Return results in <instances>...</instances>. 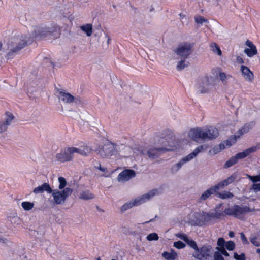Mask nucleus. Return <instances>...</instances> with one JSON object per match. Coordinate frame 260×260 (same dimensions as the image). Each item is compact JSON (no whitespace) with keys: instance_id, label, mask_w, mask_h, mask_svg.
Returning a JSON list of instances; mask_svg holds the SVG:
<instances>
[{"instance_id":"obj_32","label":"nucleus","mask_w":260,"mask_h":260,"mask_svg":"<svg viewBox=\"0 0 260 260\" xmlns=\"http://www.w3.org/2000/svg\"><path fill=\"white\" fill-rule=\"evenodd\" d=\"M237 135V132H236L234 136H232L229 139L226 140L225 141L226 145L230 147L235 143L237 141V139L238 138Z\"/></svg>"},{"instance_id":"obj_43","label":"nucleus","mask_w":260,"mask_h":260,"mask_svg":"<svg viewBox=\"0 0 260 260\" xmlns=\"http://www.w3.org/2000/svg\"><path fill=\"white\" fill-rule=\"evenodd\" d=\"M233 257L236 260H246V256L244 253L239 255L237 252H234Z\"/></svg>"},{"instance_id":"obj_56","label":"nucleus","mask_w":260,"mask_h":260,"mask_svg":"<svg viewBox=\"0 0 260 260\" xmlns=\"http://www.w3.org/2000/svg\"><path fill=\"white\" fill-rule=\"evenodd\" d=\"M236 61L238 63L242 64L244 63V60L243 58L240 56H237L236 58Z\"/></svg>"},{"instance_id":"obj_24","label":"nucleus","mask_w":260,"mask_h":260,"mask_svg":"<svg viewBox=\"0 0 260 260\" xmlns=\"http://www.w3.org/2000/svg\"><path fill=\"white\" fill-rule=\"evenodd\" d=\"M162 256L167 260H175L177 257V254L174 250L171 249L170 252H164Z\"/></svg>"},{"instance_id":"obj_52","label":"nucleus","mask_w":260,"mask_h":260,"mask_svg":"<svg viewBox=\"0 0 260 260\" xmlns=\"http://www.w3.org/2000/svg\"><path fill=\"white\" fill-rule=\"evenodd\" d=\"M250 149H252L251 153H254L256 152L258 149H260V142L257 143L255 146H253L249 148Z\"/></svg>"},{"instance_id":"obj_8","label":"nucleus","mask_w":260,"mask_h":260,"mask_svg":"<svg viewBox=\"0 0 260 260\" xmlns=\"http://www.w3.org/2000/svg\"><path fill=\"white\" fill-rule=\"evenodd\" d=\"M214 79L211 76H205L199 78L196 84L197 92L200 94L208 93L211 86L214 85Z\"/></svg>"},{"instance_id":"obj_59","label":"nucleus","mask_w":260,"mask_h":260,"mask_svg":"<svg viewBox=\"0 0 260 260\" xmlns=\"http://www.w3.org/2000/svg\"><path fill=\"white\" fill-rule=\"evenodd\" d=\"M99 169L102 172H105L106 170V169L104 168H102L101 165H100V166L99 167Z\"/></svg>"},{"instance_id":"obj_28","label":"nucleus","mask_w":260,"mask_h":260,"mask_svg":"<svg viewBox=\"0 0 260 260\" xmlns=\"http://www.w3.org/2000/svg\"><path fill=\"white\" fill-rule=\"evenodd\" d=\"M244 52L248 57H251L257 53V50L256 47H253L251 48H245Z\"/></svg>"},{"instance_id":"obj_34","label":"nucleus","mask_w":260,"mask_h":260,"mask_svg":"<svg viewBox=\"0 0 260 260\" xmlns=\"http://www.w3.org/2000/svg\"><path fill=\"white\" fill-rule=\"evenodd\" d=\"M13 119L14 116L13 114L10 112H7L6 113V118L3 123L8 126L11 124Z\"/></svg>"},{"instance_id":"obj_13","label":"nucleus","mask_w":260,"mask_h":260,"mask_svg":"<svg viewBox=\"0 0 260 260\" xmlns=\"http://www.w3.org/2000/svg\"><path fill=\"white\" fill-rule=\"evenodd\" d=\"M136 175L135 171L133 170L126 169L122 171L117 176L118 182L127 181L134 178Z\"/></svg>"},{"instance_id":"obj_26","label":"nucleus","mask_w":260,"mask_h":260,"mask_svg":"<svg viewBox=\"0 0 260 260\" xmlns=\"http://www.w3.org/2000/svg\"><path fill=\"white\" fill-rule=\"evenodd\" d=\"M80 28L87 36H90L92 34V25L91 24L82 25Z\"/></svg>"},{"instance_id":"obj_36","label":"nucleus","mask_w":260,"mask_h":260,"mask_svg":"<svg viewBox=\"0 0 260 260\" xmlns=\"http://www.w3.org/2000/svg\"><path fill=\"white\" fill-rule=\"evenodd\" d=\"M22 207L26 211H29L32 209L34 204L29 202H23L21 203Z\"/></svg>"},{"instance_id":"obj_37","label":"nucleus","mask_w":260,"mask_h":260,"mask_svg":"<svg viewBox=\"0 0 260 260\" xmlns=\"http://www.w3.org/2000/svg\"><path fill=\"white\" fill-rule=\"evenodd\" d=\"M58 182H59V185H58V189L59 190H63L64 188H65V186L67 185V181L66 179L63 177H58Z\"/></svg>"},{"instance_id":"obj_1","label":"nucleus","mask_w":260,"mask_h":260,"mask_svg":"<svg viewBox=\"0 0 260 260\" xmlns=\"http://www.w3.org/2000/svg\"><path fill=\"white\" fill-rule=\"evenodd\" d=\"M218 135V129L213 126L192 128L188 133L189 137L194 141H198L199 139L204 141L212 140L216 139Z\"/></svg>"},{"instance_id":"obj_31","label":"nucleus","mask_w":260,"mask_h":260,"mask_svg":"<svg viewBox=\"0 0 260 260\" xmlns=\"http://www.w3.org/2000/svg\"><path fill=\"white\" fill-rule=\"evenodd\" d=\"M237 160L235 156H232L228 160H227L223 166L224 169L229 168L237 163Z\"/></svg>"},{"instance_id":"obj_23","label":"nucleus","mask_w":260,"mask_h":260,"mask_svg":"<svg viewBox=\"0 0 260 260\" xmlns=\"http://www.w3.org/2000/svg\"><path fill=\"white\" fill-rule=\"evenodd\" d=\"M223 204L222 203L216 205L214 209V213H215L217 216V219H220L224 216V213L223 209L221 208Z\"/></svg>"},{"instance_id":"obj_2","label":"nucleus","mask_w":260,"mask_h":260,"mask_svg":"<svg viewBox=\"0 0 260 260\" xmlns=\"http://www.w3.org/2000/svg\"><path fill=\"white\" fill-rule=\"evenodd\" d=\"M158 144L160 146H150L146 149L142 150L140 152L144 156H147L150 159H155L159 157L163 153L173 150L172 145L166 141L164 138H161L159 140Z\"/></svg>"},{"instance_id":"obj_21","label":"nucleus","mask_w":260,"mask_h":260,"mask_svg":"<svg viewBox=\"0 0 260 260\" xmlns=\"http://www.w3.org/2000/svg\"><path fill=\"white\" fill-rule=\"evenodd\" d=\"M241 71L243 77L247 80L251 81L253 79V74L247 67L242 65Z\"/></svg>"},{"instance_id":"obj_61","label":"nucleus","mask_w":260,"mask_h":260,"mask_svg":"<svg viewBox=\"0 0 260 260\" xmlns=\"http://www.w3.org/2000/svg\"><path fill=\"white\" fill-rule=\"evenodd\" d=\"M256 252L258 254H260V248H258L256 249Z\"/></svg>"},{"instance_id":"obj_30","label":"nucleus","mask_w":260,"mask_h":260,"mask_svg":"<svg viewBox=\"0 0 260 260\" xmlns=\"http://www.w3.org/2000/svg\"><path fill=\"white\" fill-rule=\"evenodd\" d=\"M79 198L85 200H88L93 199L94 198V195L89 191L86 190L82 192Z\"/></svg>"},{"instance_id":"obj_14","label":"nucleus","mask_w":260,"mask_h":260,"mask_svg":"<svg viewBox=\"0 0 260 260\" xmlns=\"http://www.w3.org/2000/svg\"><path fill=\"white\" fill-rule=\"evenodd\" d=\"M69 148L73 157L75 153H78L82 156H87L91 151V148L87 146H81L79 148L74 147Z\"/></svg>"},{"instance_id":"obj_9","label":"nucleus","mask_w":260,"mask_h":260,"mask_svg":"<svg viewBox=\"0 0 260 260\" xmlns=\"http://www.w3.org/2000/svg\"><path fill=\"white\" fill-rule=\"evenodd\" d=\"M193 46V43L184 42L178 45L174 50V52L183 59H186L191 53Z\"/></svg>"},{"instance_id":"obj_25","label":"nucleus","mask_w":260,"mask_h":260,"mask_svg":"<svg viewBox=\"0 0 260 260\" xmlns=\"http://www.w3.org/2000/svg\"><path fill=\"white\" fill-rule=\"evenodd\" d=\"M252 149H249V148L244 150L243 152L238 153L235 156L236 158L237 161L239 159H242L249 156L251 153Z\"/></svg>"},{"instance_id":"obj_20","label":"nucleus","mask_w":260,"mask_h":260,"mask_svg":"<svg viewBox=\"0 0 260 260\" xmlns=\"http://www.w3.org/2000/svg\"><path fill=\"white\" fill-rule=\"evenodd\" d=\"M45 191L49 194L52 192V188L48 183H44L42 185L35 187L33 190V192L35 194L42 193Z\"/></svg>"},{"instance_id":"obj_55","label":"nucleus","mask_w":260,"mask_h":260,"mask_svg":"<svg viewBox=\"0 0 260 260\" xmlns=\"http://www.w3.org/2000/svg\"><path fill=\"white\" fill-rule=\"evenodd\" d=\"M246 45L249 48H251L253 47H256L255 45L250 40H247L246 42Z\"/></svg>"},{"instance_id":"obj_11","label":"nucleus","mask_w":260,"mask_h":260,"mask_svg":"<svg viewBox=\"0 0 260 260\" xmlns=\"http://www.w3.org/2000/svg\"><path fill=\"white\" fill-rule=\"evenodd\" d=\"M54 29L52 28L49 27H42L40 26H37L34 29V33L32 34V37H28L27 36H25L24 37H26V38L27 40H31V43L33 41L34 38H39V39H43L51 35L52 33L54 31Z\"/></svg>"},{"instance_id":"obj_12","label":"nucleus","mask_w":260,"mask_h":260,"mask_svg":"<svg viewBox=\"0 0 260 260\" xmlns=\"http://www.w3.org/2000/svg\"><path fill=\"white\" fill-rule=\"evenodd\" d=\"M56 158L58 161L61 162H64L72 160L73 157L70 148H66L63 150H62L60 153H57L56 155Z\"/></svg>"},{"instance_id":"obj_48","label":"nucleus","mask_w":260,"mask_h":260,"mask_svg":"<svg viewBox=\"0 0 260 260\" xmlns=\"http://www.w3.org/2000/svg\"><path fill=\"white\" fill-rule=\"evenodd\" d=\"M214 260H224L222 255H221V253L218 251L215 252L214 254Z\"/></svg>"},{"instance_id":"obj_19","label":"nucleus","mask_w":260,"mask_h":260,"mask_svg":"<svg viewBox=\"0 0 260 260\" xmlns=\"http://www.w3.org/2000/svg\"><path fill=\"white\" fill-rule=\"evenodd\" d=\"M218 191V187L216 185L211 186L208 189L206 190L201 194L199 199V202H202V201L206 200L209 197Z\"/></svg>"},{"instance_id":"obj_38","label":"nucleus","mask_w":260,"mask_h":260,"mask_svg":"<svg viewBox=\"0 0 260 260\" xmlns=\"http://www.w3.org/2000/svg\"><path fill=\"white\" fill-rule=\"evenodd\" d=\"M186 243L195 250V253L198 250L199 248L198 247L197 243L194 240L188 239Z\"/></svg>"},{"instance_id":"obj_42","label":"nucleus","mask_w":260,"mask_h":260,"mask_svg":"<svg viewBox=\"0 0 260 260\" xmlns=\"http://www.w3.org/2000/svg\"><path fill=\"white\" fill-rule=\"evenodd\" d=\"M159 238L158 235L155 233H152L147 235L146 239L148 241L157 240Z\"/></svg>"},{"instance_id":"obj_7","label":"nucleus","mask_w":260,"mask_h":260,"mask_svg":"<svg viewBox=\"0 0 260 260\" xmlns=\"http://www.w3.org/2000/svg\"><path fill=\"white\" fill-rule=\"evenodd\" d=\"M52 191L51 193L53 198V203L56 205L64 204L73 191L72 189L69 187H66L63 190L52 189Z\"/></svg>"},{"instance_id":"obj_5","label":"nucleus","mask_w":260,"mask_h":260,"mask_svg":"<svg viewBox=\"0 0 260 260\" xmlns=\"http://www.w3.org/2000/svg\"><path fill=\"white\" fill-rule=\"evenodd\" d=\"M207 147L206 145H201L196 147L193 152L183 157L179 162L172 166L170 169L171 173L173 174L176 173L184 164L193 159L199 153L206 150Z\"/></svg>"},{"instance_id":"obj_51","label":"nucleus","mask_w":260,"mask_h":260,"mask_svg":"<svg viewBox=\"0 0 260 260\" xmlns=\"http://www.w3.org/2000/svg\"><path fill=\"white\" fill-rule=\"evenodd\" d=\"M177 236L181 239L183 240L185 242H186L188 239L187 236L185 234L178 233L177 234Z\"/></svg>"},{"instance_id":"obj_62","label":"nucleus","mask_w":260,"mask_h":260,"mask_svg":"<svg viewBox=\"0 0 260 260\" xmlns=\"http://www.w3.org/2000/svg\"><path fill=\"white\" fill-rule=\"evenodd\" d=\"M153 221H154V219H152L150 220H149V221L145 222V223H148V222H152Z\"/></svg>"},{"instance_id":"obj_33","label":"nucleus","mask_w":260,"mask_h":260,"mask_svg":"<svg viewBox=\"0 0 260 260\" xmlns=\"http://www.w3.org/2000/svg\"><path fill=\"white\" fill-rule=\"evenodd\" d=\"M219 77L220 80L222 81L223 84H226L227 83V80L232 77V76L230 75H226L224 72H219Z\"/></svg>"},{"instance_id":"obj_6","label":"nucleus","mask_w":260,"mask_h":260,"mask_svg":"<svg viewBox=\"0 0 260 260\" xmlns=\"http://www.w3.org/2000/svg\"><path fill=\"white\" fill-rule=\"evenodd\" d=\"M118 147L117 144L109 142L103 146H99L95 151L103 158L109 157L117 153Z\"/></svg>"},{"instance_id":"obj_53","label":"nucleus","mask_w":260,"mask_h":260,"mask_svg":"<svg viewBox=\"0 0 260 260\" xmlns=\"http://www.w3.org/2000/svg\"><path fill=\"white\" fill-rule=\"evenodd\" d=\"M240 234H241V240H242L243 243L244 244H248L249 243L246 237L244 235V234L243 233H241Z\"/></svg>"},{"instance_id":"obj_44","label":"nucleus","mask_w":260,"mask_h":260,"mask_svg":"<svg viewBox=\"0 0 260 260\" xmlns=\"http://www.w3.org/2000/svg\"><path fill=\"white\" fill-rule=\"evenodd\" d=\"M195 22L199 24H202L204 22H208L207 19H206L203 17L199 16L194 18Z\"/></svg>"},{"instance_id":"obj_47","label":"nucleus","mask_w":260,"mask_h":260,"mask_svg":"<svg viewBox=\"0 0 260 260\" xmlns=\"http://www.w3.org/2000/svg\"><path fill=\"white\" fill-rule=\"evenodd\" d=\"M251 189L253 190L255 192L260 191V183H254L252 185Z\"/></svg>"},{"instance_id":"obj_49","label":"nucleus","mask_w":260,"mask_h":260,"mask_svg":"<svg viewBox=\"0 0 260 260\" xmlns=\"http://www.w3.org/2000/svg\"><path fill=\"white\" fill-rule=\"evenodd\" d=\"M250 241L255 246L258 247L260 246V241L258 240L256 237L251 238Z\"/></svg>"},{"instance_id":"obj_40","label":"nucleus","mask_w":260,"mask_h":260,"mask_svg":"<svg viewBox=\"0 0 260 260\" xmlns=\"http://www.w3.org/2000/svg\"><path fill=\"white\" fill-rule=\"evenodd\" d=\"M229 251H232L235 249V244L234 242L232 241H229L227 242H225V244L224 247Z\"/></svg>"},{"instance_id":"obj_45","label":"nucleus","mask_w":260,"mask_h":260,"mask_svg":"<svg viewBox=\"0 0 260 260\" xmlns=\"http://www.w3.org/2000/svg\"><path fill=\"white\" fill-rule=\"evenodd\" d=\"M173 246L177 249H181L185 247V244L181 241L174 242Z\"/></svg>"},{"instance_id":"obj_17","label":"nucleus","mask_w":260,"mask_h":260,"mask_svg":"<svg viewBox=\"0 0 260 260\" xmlns=\"http://www.w3.org/2000/svg\"><path fill=\"white\" fill-rule=\"evenodd\" d=\"M59 98L64 103H71L74 100H75L76 102L77 101H81L80 98L78 97L75 98L70 93H66L63 91H60L59 92Z\"/></svg>"},{"instance_id":"obj_35","label":"nucleus","mask_w":260,"mask_h":260,"mask_svg":"<svg viewBox=\"0 0 260 260\" xmlns=\"http://www.w3.org/2000/svg\"><path fill=\"white\" fill-rule=\"evenodd\" d=\"M210 48L211 50L214 53H216L218 55H221L222 54L220 48L218 47V45L213 43L210 45Z\"/></svg>"},{"instance_id":"obj_41","label":"nucleus","mask_w":260,"mask_h":260,"mask_svg":"<svg viewBox=\"0 0 260 260\" xmlns=\"http://www.w3.org/2000/svg\"><path fill=\"white\" fill-rule=\"evenodd\" d=\"M224 216L225 215L229 216H233L235 217V211L234 210V206L232 208H227L223 211Z\"/></svg>"},{"instance_id":"obj_63","label":"nucleus","mask_w":260,"mask_h":260,"mask_svg":"<svg viewBox=\"0 0 260 260\" xmlns=\"http://www.w3.org/2000/svg\"><path fill=\"white\" fill-rule=\"evenodd\" d=\"M2 43L1 42H0V51L1 50L2 48Z\"/></svg>"},{"instance_id":"obj_3","label":"nucleus","mask_w":260,"mask_h":260,"mask_svg":"<svg viewBox=\"0 0 260 260\" xmlns=\"http://www.w3.org/2000/svg\"><path fill=\"white\" fill-rule=\"evenodd\" d=\"M26 37H17L12 38L8 42V48L10 51L7 54V58L8 59H12L13 58L15 54L23 49L26 46L31 44V40L26 39Z\"/></svg>"},{"instance_id":"obj_4","label":"nucleus","mask_w":260,"mask_h":260,"mask_svg":"<svg viewBox=\"0 0 260 260\" xmlns=\"http://www.w3.org/2000/svg\"><path fill=\"white\" fill-rule=\"evenodd\" d=\"M160 193L158 189H154L148 193L144 194L141 196L138 197L133 200H132L128 202H126L123 206H122L121 210V211L124 212L127 210L132 208L134 206H137L140 205L147 201L150 200L155 195H158Z\"/></svg>"},{"instance_id":"obj_10","label":"nucleus","mask_w":260,"mask_h":260,"mask_svg":"<svg viewBox=\"0 0 260 260\" xmlns=\"http://www.w3.org/2000/svg\"><path fill=\"white\" fill-rule=\"evenodd\" d=\"M213 249L210 245H203L199 248L194 257L200 260H213Z\"/></svg>"},{"instance_id":"obj_22","label":"nucleus","mask_w":260,"mask_h":260,"mask_svg":"<svg viewBox=\"0 0 260 260\" xmlns=\"http://www.w3.org/2000/svg\"><path fill=\"white\" fill-rule=\"evenodd\" d=\"M255 122L251 121L248 123L245 124L241 129H239L237 132L238 138H240L241 136L247 133L250 129H252L254 126Z\"/></svg>"},{"instance_id":"obj_60","label":"nucleus","mask_w":260,"mask_h":260,"mask_svg":"<svg viewBox=\"0 0 260 260\" xmlns=\"http://www.w3.org/2000/svg\"><path fill=\"white\" fill-rule=\"evenodd\" d=\"M219 146H220V149H224L225 148L224 144H223V143L220 144L219 145Z\"/></svg>"},{"instance_id":"obj_57","label":"nucleus","mask_w":260,"mask_h":260,"mask_svg":"<svg viewBox=\"0 0 260 260\" xmlns=\"http://www.w3.org/2000/svg\"><path fill=\"white\" fill-rule=\"evenodd\" d=\"M8 240L6 238H3L2 237H0V242L4 243V244H7Z\"/></svg>"},{"instance_id":"obj_18","label":"nucleus","mask_w":260,"mask_h":260,"mask_svg":"<svg viewBox=\"0 0 260 260\" xmlns=\"http://www.w3.org/2000/svg\"><path fill=\"white\" fill-rule=\"evenodd\" d=\"M237 173L235 172L226 179L219 182L215 185L218 187V189L219 190L220 189L223 188L224 187L227 186L229 184L232 183L237 177Z\"/></svg>"},{"instance_id":"obj_15","label":"nucleus","mask_w":260,"mask_h":260,"mask_svg":"<svg viewBox=\"0 0 260 260\" xmlns=\"http://www.w3.org/2000/svg\"><path fill=\"white\" fill-rule=\"evenodd\" d=\"M203 220L198 221L196 224L197 225L201 226L206 224L209 222L213 221L215 219H217V216L214 212H203Z\"/></svg>"},{"instance_id":"obj_29","label":"nucleus","mask_w":260,"mask_h":260,"mask_svg":"<svg viewBox=\"0 0 260 260\" xmlns=\"http://www.w3.org/2000/svg\"><path fill=\"white\" fill-rule=\"evenodd\" d=\"M217 197L222 199H231L234 197V194L230 192L227 191H224L222 192H217Z\"/></svg>"},{"instance_id":"obj_64","label":"nucleus","mask_w":260,"mask_h":260,"mask_svg":"<svg viewBox=\"0 0 260 260\" xmlns=\"http://www.w3.org/2000/svg\"><path fill=\"white\" fill-rule=\"evenodd\" d=\"M109 42H110V38L109 37H108L107 43L109 44Z\"/></svg>"},{"instance_id":"obj_39","label":"nucleus","mask_w":260,"mask_h":260,"mask_svg":"<svg viewBox=\"0 0 260 260\" xmlns=\"http://www.w3.org/2000/svg\"><path fill=\"white\" fill-rule=\"evenodd\" d=\"M247 177L250 179L252 182L256 183L260 182V174L255 176H251L249 174H246Z\"/></svg>"},{"instance_id":"obj_16","label":"nucleus","mask_w":260,"mask_h":260,"mask_svg":"<svg viewBox=\"0 0 260 260\" xmlns=\"http://www.w3.org/2000/svg\"><path fill=\"white\" fill-rule=\"evenodd\" d=\"M234 210L235 214V217L240 218V216L245 213L253 212L254 209H250L246 206H240L239 205H234Z\"/></svg>"},{"instance_id":"obj_54","label":"nucleus","mask_w":260,"mask_h":260,"mask_svg":"<svg viewBox=\"0 0 260 260\" xmlns=\"http://www.w3.org/2000/svg\"><path fill=\"white\" fill-rule=\"evenodd\" d=\"M8 125L2 123L0 125V133L5 132L7 129Z\"/></svg>"},{"instance_id":"obj_46","label":"nucleus","mask_w":260,"mask_h":260,"mask_svg":"<svg viewBox=\"0 0 260 260\" xmlns=\"http://www.w3.org/2000/svg\"><path fill=\"white\" fill-rule=\"evenodd\" d=\"M225 244V241L223 238H219L217 241V245L220 248H224Z\"/></svg>"},{"instance_id":"obj_27","label":"nucleus","mask_w":260,"mask_h":260,"mask_svg":"<svg viewBox=\"0 0 260 260\" xmlns=\"http://www.w3.org/2000/svg\"><path fill=\"white\" fill-rule=\"evenodd\" d=\"M185 59H183L178 62L176 66L177 71H181L189 66V62Z\"/></svg>"},{"instance_id":"obj_58","label":"nucleus","mask_w":260,"mask_h":260,"mask_svg":"<svg viewBox=\"0 0 260 260\" xmlns=\"http://www.w3.org/2000/svg\"><path fill=\"white\" fill-rule=\"evenodd\" d=\"M234 235H235V234H234V232H233V231L229 232V236H230V237L233 238L234 237Z\"/></svg>"},{"instance_id":"obj_50","label":"nucleus","mask_w":260,"mask_h":260,"mask_svg":"<svg viewBox=\"0 0 260 260\" xmlns=\"http://www.w3.org/2000/svg\"><path fill=\"white\" fill-rule=\"evenodd\" d=\"M217 249H218V250L219 251L218 252L221 253V255H224L225 256H229V253L226 251V250H225V248H217Z\"/></svg>"}]
</instances>
